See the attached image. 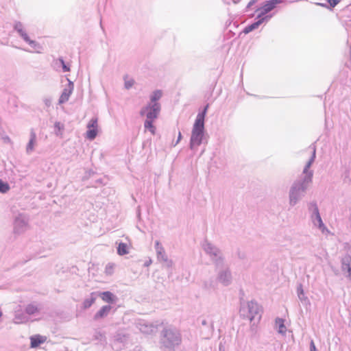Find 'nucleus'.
<instances>
[{"label":"nucleus","mask_w":351,"mask_h":351,"mask_svg":"<svg viewBox=\"0 0 351 351\" xmlns=\"http://www.w3.org/2000/svg\"><path fill=\"white\" fill-rule=\"evenodd\" d=\"M208 108V104L205 106L204 110L199 113L196 117L191 138V147L192 149L199 146L202 143L204 128V119Z\"/></svg>","instance_id":"nucleus-1"},{"label":"nucleus","mask_w":351,"mask_h":351,"mask_svg":"<svg viewBox=\"0 0 351 351\" xmlns=\"http://www.w3.org/2000/svg\"><path fill=\"white\" fill-rule=\"evenodd\" d=\"M245 315L252 325H257L261 319L262 308L256 302L252 301L247 304V312Z\"/></svg>","instance_id":"nucleus-2"},{"label":"nucleus","mask_w":351,"mask_h":351,"mask_svg":"<svg viewBox=\"0 0 351 351\" xmlns=\"http://www.w3.org/2000/svg\"><path fill=\"white\" fill-rule=\"evenodd\" d=\"M160 111L159 103L149 104L141 110V115H145L147 119H156Z\"/></svg>","instance_id":"nucleus-3"},{"label":"nucleus","mask_w":351,"mask_h":351,"mask_svg":"<svg viewBox=\"0 0 351 351\" xmlns=\"http://www.w3.org/2000/svg\"><path fill=\"white\" fill-rule=\"evenodd\" d=\"M97 119H92L87 125L86 138L90 140L94 139L97 134Z\"/></svg>","instance_id":"nucleus-4"},{"label":"nucleus","mask_w":351,"mask_h":351,"mask_svg":"<svg viewBox=\"0 0 351 351\" xmlns=\"http://www.w3.org/2000/svg\"><path fill=\"white\" fill-rule=\"evenodd\" d=\"M73 89V84L71 82H69L68 88L64 89L62 95L59 99V103L63 104L69 100L70 95L72 93Z\"/></svg>","instance_id":"nucleus-5"},{"label":"nucleus","mask_w":351,"mask_h":351,"mask_svg":"<svg viewBox=\"0 0 351 351\" xmlns=\"http://www.w3.org/2000/svg\"><path fill=\"white\" fill-rule=\"evenodd\" d=\"M282 2V0H269L266 1L263 6V14L267 13L272 10L277 4L280 3Z\"/></svg>","instance_id":"nucleus-6"},{"label":"nucleus","mask_w":351,"mask_h":351,"mask_svg":"<svg viewBox=\"0 0 351 351\" xmlns=\"http://www.w3.org/2000/svg\"><path fill=\"white\" fill-rule=\"evenodd\" d=\"M31 340V347L36 348L40 344L43 343L46 341V337L40 335H35L30 338Z\"/></svg>","instance_id":"nucleus-7"},{"label":"nucleus","mask_w":351,"mask_h":351,"mask_svg":"<svg viewBox=\"0 0 351 351\" xmlns=\"http://www.w3.org/2000/svg\"><path fill=\"white\" fill-rule=\"evenodd\" d=\"M342 269H347L348 276L351 278V256L347 255L342 259Z\"/></svg>","instance_id":"nucleus-8"},{"label":"nucleus","mask_w":351,"mask_h":351,"mask_svg":"<svg viewBox=\"0 0 351 351\" xmlns=\"http://www.w3.org/2000/svg\"><path fill=\"white\" fill-rule=\"evenodd\" d=\"M111 310L110 306H104L101 309L95 314V319H97L107 315Z\"/></svg>","instance_id":"nucleus-9"},{"label":"nucleus","mask_w":351,"mask_h":351,"mask_svg":"<svg viewBox=\"0 0 351 351\" xmlns=\"http://www.w3.org/2000/svg\"><path fill=\"white\" fill-rule=\"evenodd\" d=\"M154 119H147L144 123L145 128L149 130L152 134H156V127L153 124Z\"/></svg>","instance_id":"nucleus-10"},{"label":"nucleus","mask_w":351,"mask_h":351,"mask_svg":"<svg viewBox=\"0 0 351 351\" xmlns=\"http://www.w3.org/2000/svg\"><path fill=\"white\" fill-rule=\"evenodd\" d=\"M263 19L258 21L257 22H255L248 26H247L244 29H243V33L247 34L248 33H250V32H252V30L258 28V27L263 23Z\"/></svg>","instance_id":"nucleus-11"},{"label":"nucleus","mask_w":351,"mask_h":351,"mask_svg":"<svg viewBox=\"0 0 351 351\" xmlns=\"http://www.w3.org/2000/svg\"><path fill=\"white\" fill-rule=\"evenodd\" d=\"M100 297L103 301L106 302H112L114 301V295L110 291H104L100 293Z\"/></svg>","instance_id":"nucleus-12"},{"label":"nucleus","mask_w":351,"mask_h":351,"mask_svg":"<svg viewBox=\"0 0 351 351\" xmlns=\"http://www.w3.org/2000/svg\"><path fill=\"white\" fill-rule=\"evenodd\" d=\"M25 311L28 315H34L38 312L39 308L37 305L34 304H30L25 307Z\"/></svg>","instance_id":"nucleus-13"},{"label":"nucleus","mask_w":351,"mask_h":351,"mask_svg":"<svg viewBox=\"0 0 351 351\" xmlns=\"http://www.w3.org/2000/svg\"><path fill=\"white\" fill-rule=\"evenodd\" d=\"M36 134L34 132H32L31 133V138H30V140H29V142L27 146V152H32L34 148V145L36 144Z\"/></svg>","instance_id":"nucleus-14"},{"label":"nucleus","mask_w":351,"mask_h":351,"mask_svg":"<svg viewBox=\"0 0 351 351\" xmlns=\"http://www.w3.org/2000/svg\"><path fill=\"white\" fill-rule=\"evenodd\" d=\"M276 324L278 326V332L280 333L284 334L286 332V326L284 324V320L280 318H277L276 319Z\"/></svg>","instance_id":"nucleus-15"},{"label":"nucleus","mask_w":351,"mask_h":351,"mask_svg":"<svg viewBox=\"0 0 351 351\" xmlns=\"http://www.w3.org/2000/svg\"><path fill=\"white\" fill-rule=\"evenodd\" d=\"M117 253L121 256L127 254L128 253L127 245L123 243H120L117 248Z\"/></svg>","instance_id":"nucleus-16"},{"label":"nucleus","mask_w":351,"mask_h":351,"mask_svg":"<svg viewBox=\"0 0 351 351\" xmlns=\"http://www.w3.org/2000/svg\"><path fill=\"white\" fill-rule=\"evenodd\" d=\"M162 95V93L161 90H156L153 93V95L151 97V104L158 103L157 101L160 99Z\"/></svg>","instance_id":"nucleus-17"},{"label":"nucleus","mask_w":351,"mask_h":351,"mask_svg":"<svg viewBox=\"0 0 351 351\" xmlns=\"http://www.w3.org/2000/svg\"><path fill=\"white\" fill-rule=\"evenodd\" d=\"M10 189L9 185L3 182L1 180H0V192L1 193H6Z\"/></svg>","instance_id":"nucleus-18"},{"label":"nucleus","mask_w":351,"mask_h":351,"mask_svg":"<svg viewBox=\"0 0 351 351\" xmlns=\"http://www.w3.org/2000/svg\"><path fill=\"white\" fill-rule=\"evenodd\" d=\"M95 302V298H91L90 299L84 300L83 303V306L84 308H89Z\"/></svg>","instance_id":"nucleus-19"},{"label":"nucleus","mask_w":351,"mask_h":351,"mask_svg":"<svg viewBox=\"0 0 351 351\" xmlns=\"http://www.w3.org/2000/svg\"><path fill=\"white\" fill-rule=\"evenodd\" d=\"M341 0H327L331 8H335Z\"/></svg>","instance_id":"nucleus-20"},{"label":"nucleus","mask_w":351,"mask_h":351,"mask_svg":"<svg viewBox=\"0 0 351 351\" xmlns=\"http://www.w3.org/2000/svg\"><path fill=\"white\" fill-rule=\"evenodd\" d=\"M60 62H61V64L62 65V69H63L64 72H68L70 71L69 66H68L67 65L65 64V63L62 59L60 58Z\"/></svg>","instance_id":"nucleus-21"},{"label":"nucleus","mask_w":351,"mask_h":351,"mask_svg":"<svg viewBox=\"0 0 351 351\" xmlns=\"http://www.w3.org/2000/svg\"><path fill=\"white\" fill-rule=\"evenodd\" d=\"M125 84V87L127 88H131L133 86L134 80H129V81H126Z\"/></svg>","instance_id":"nucleus-22"},{"label":"nucleus","mask_w":351,"mask_h":351,"mask_svg":"<svg viewBox=\"0 0 351 351\" xmlns=\"http://www.w3.org/2000/svg\"><path fill=\"white\" fill-rule=\"evenodd\" d=\"M310 349H311V351H316V347H315V343L313 340L311 341Z\"/></svg>","instance_id":"nucleus-23"},{"label":"nucleus","mask_w":351,"mask_h":351,"mask_svg":"<svg viewBox=\"0 0 351 351\" xmlns=\"http://www.w3.org/2000/svg\"><path fill=\"white\" fill-rule=\"evenodd\" d=\"M312 161H313V159L308 162V163L306 166V168L304 170V173H308V169L310 167V166L311 165Z\"/></svg>","instance_id":"nucleus-24"},{"label":"nucleus","mask_w":351,"mask_h":351,"mask_svg":"<svg viewBox=\"0 0 351 351\" xmlns=\"http://www.w3.org/2000/svg\"><path fill=\"white\" fill-rule=\"evenodd\" d=\"M311 178H312V173H310L309 175L308 176V178H307L306 182H310L311 181Z\"/></svg>","instance_id":"nucleus-25"},{"label":"nucleus","mask_w":351,"mask_h":351,"mask_svg":"<svg viewBox=\"0 0 351 351\" xmlns=\"http://www.w3.org/2000/svg\"><path fill=\"white\" fill-rule=\"evenodd\" d=\"M317 216L318 220H319V223H320V224H321V223H322V221L321 217H320V216H319V213H318V210H317Z\"/></svg>","instance_id":"nucleus-26"},{"label":"nucleus","mask_w":351,"mask_h":351,"mask_svg":"<svg viewBox=\"0 0 351 351\" xmlns=\"http://www.w3.org/2000/svg\"><path fill=\"white\" fill-rule=\"evenodd\" d=\"M23 36L24 39H25L27 42H29V38H28V37H27V36L26 34L23 35Z\"/></svg>","instance_id":"nucleus-27"},{"label":"nucleus","mask_w":351,"mask_h":351,"mask_svg":"<svg viewBox=\"0 0 351 351\" xmlns=\"http://www.w3.org/2000/svg\"><path fill=\"white\" fill-rule=\"evenodd\" d=\"M318 5L322 6V7H326V5L324 3H319Z\"/></svg>","instance_id":"nucleus-28"},{"label":"nucleus","mask_w":351,"mask_h":351,"mask_svg":"<svg viewBox=\"0 0 351 351\" xmlns=\"http://www.w3.org/2000/svg\"><path fill=\"white\" fill-rule=\"evenodd\" d=\"M181 136H182L181 133H180V132H179V134H178V140H180V139L181 138Z\"/></svg>","instance_id":"nucleus-29"},{"label":"nucleus","mask_w":351,"mask_h":351,"mask_svg":"<svg viewBox=\"0 0 351 351\" xmlns=\"http://www.w3.org/2000/svg\"><path fill=\"white\" fill-rule=\"evenodd\" d=\"M2 317V312L0 310V318Z\"/></svg>","instance_id":"nucleus-30"},{"label":"nucleus","mask_w":351,"mask_h":351,"mask_svg":"<svg viewBox=\"0 0 351 351\" xmlns=\"http://www.w3.org/2000/svg\"><path fill=\"white\" fill-rule=\"evenodd\" d=\"M177 341H178V343H179L180 341V339L179 337L178 338Z\"/></svg>","instance_id":"nucleus-31"}]
</instances>
